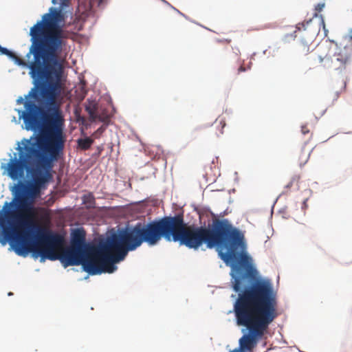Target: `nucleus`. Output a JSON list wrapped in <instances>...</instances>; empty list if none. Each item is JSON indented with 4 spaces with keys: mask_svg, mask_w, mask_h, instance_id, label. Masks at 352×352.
Segmentation results:
<instances>
[{
    "mask_svg": "<svg viewBox=\"0 0 352 352\" xmlns=\"http://www.w3.org/2000/svg\"><path fill=\"white\" fill-rule=\"evenodd\" d=\"M59 12L46 13L42 20L30 29L32 45L27 56L32 55V60L26 62L12 52L9 56L20 66L29 68V74L34 80L35 87L30 91L34 101L25 102L26 111L30 106L38 109L41 116L56 114L62 116L57 98L61 91V80L64 73V59L59 54L63 50L62 32L57 27Z\"/></svg>",
    "mask_w": 352,
    "mask_h": 352,
    "instance_id": "nucleus-1",
    "label": "nucleus"
},
{
    "mask_svg": "<svg viewBox=\"0 0 352 352\" xmlns=\"http://www.w3.org/2000/svg\"><path fill=\"white\" fill-rule=\"evenodd\" d=\"M32 106L21 112L27 130L38 131L30 139H23L18 146L19 157L15 155L7 164L8 175L13 180L24 177L25 170L32 175L42 168H53L63 154L65 139L63 133L64 119L56 114L41 116Z\"/></svg>",
    "mask_w": 352,
    "mask_h": 352,
    "instance_id": "nucleus-2",
    "label": "nucleus"
},
{
    "mask_svg": "<svg viewBox=\"0 0 352 352\" xmlns=\"http://www.w3.org/2000/svg\"><path fill=\"white\" fill-rule=\"evenodd\" d=\"M246 248L243 239V279L254 283L243 287V326L248 330V334H243V352L251 351L256 346L278 316L276 296L272 286L269 281L258 280V272Z\"/></svg>",
    "mask_w": 352,
    "mask_h": 352,
    "instance_id": "nucleus-3",
    "label": "nucleus"
},
{
    "mask_svg": "<svg viewBox=\"0 0 352 352\" xmlns=\"http://www.w3.org/2000/svg\"><path fill=\"white\" fill-rule=\"evenodd\" d=\"M20 232H16V245L15 253L25 257L32 253L34 257L41 256V261L60 260L65 267L79 265L80 258L84 254L82 248L85 241V232L82 228H78L72 233L71 247L63 250L64 238L58 233L40 229L36 240L27 241L23 243V236Z\"/></svg>",
    "mask_w": 352,
    "mask_h": 352,
    "instance_id": "nucleus-4",
    "label": "nucleus"
},
{
    "mask_svg": "<svg viewBox=\"0 0 352 352\" xmlns=\"http://www.w3.org/2000/svg\"><path fill=\"white\" fill-rule=\"evenodd\" d=\"M52 168H42L41 172H35L32 175L34 179V184L28 186L25 184L19 182L14 186V193L17 197V210L12 213V216L16 221V224L10 229L3 226V234L4 238L10 240V245L14 250L16 245V232L22 233L23 243H25L30 236V231L35 228L34 218L35 217V209L32 205L28 201V197H35L40 191V188L51 178Z\"/></svg>",
    "mask_w": 352,
    "mask_h": 352,
    "instance_id": "nucleus-5",
    "label": "nucleus"
},
{
    "mask_svg": "<svg viewBox=\"0 0 352 352\" xmlns=\"http://www.w3.org/2000/svg\"><path fill=\"white\" fill-rule=\"evenodd\" d=\"M351 45L339 43L333 50H331L329 44L319 45L308 58L310 65L314 67H322L339 73L346 71L352 61Z\"/></svg>",
    "mask_w": 352,
    "mask_h": 352,
    "instance_id": "nucleus-6",
    "label": "nucleus"
},
{
    "mask_svg": "<svg viewBox=\"0 0 352 352\" xmlns=\"http://www.w3.org/2000/svg\"><path fill=\"white\" fill-rule=\"evenodd\" d=\"M325 6L324 3H319L315 6L314 13L313 14V16L311 19L309 20L305 21L302 23H299L296 25V29L298 31H301L303 30L304 31H307L309 32H316V28H315L313 25V18L319 17L321 19V23L324 26V22L323 20V17L322 14H319V13L323 10Z\"/></svg>",
    "mask_w": 352,
    "mask_h": 352,
    "instance_id": "nucleus-7",
    "label": "nucleus"
},
{
    "mask_svg": "<svg viewBox=\"0 0 352 352\" xmlns=\"http://www.w3.org/2000/svg\"><path fill=\"white\" fill-rule=\"evenodd\" d=\"M311 151L303 146L296 153V161L300 166H302L307 164L309 159Z\"/></svg>",
    "mask_w": 352,
    "mask_h": 352,
    "instance_id": "nucleus-8",
    "label": "nucleus"
},
{
    "mask_svg": "<svg viewBox=\"0 0 352 352\" xmlns=\"http://www.w3.org/2000/svg\"><path fill=\"white\" fill-rule=\"evenodd\" d=\"M98 109V104L95 100H87L85 104V110L89 113L91 122L96 121V116Z\"/></svg>",
    "mask_w": 352,
    "mask_h": 352,
    "instance_id": "nucleus-9",
    "label": "nucleus"
},
{
    "mask_svg": "<svg viewBox=\"0 0 352 352\" xmlns=\"http://www.w3.org/2000/svg\"><path fill=\"white\" fill-rule=\"evenodd\" d=\"M297 32H298L297 30L294 32V33H296ZM300 32V31H299ZM301 32H305L303 30H301ZM308 34H311V36L309 38H307L306 40H301L300 43H299V45H298V50L299 51L304 54H307L309 50H310V44L311 43V39H312V37L316 33V32L315 33H314V32H309L307 31H306Z\"/></svg>",
    "mask_w": 352,
    "mask_h": 352,
    "instance_id": "nucleus-10",
    "label": "nucleus"
},
{
    "mask_svg": "<svg viewBox=\"0 0 352 352\" xmlns=\"http://www.w3.org/2000/svg\"><path fill=\"white\" fill-rule=\"evenodd\" d=\"M78 146L83 151L88 150L94 143V139L91 137L80 138L77 140Z\"/></svg>",
    "mask_w": 352,
    "mask_h": 352,
    "instance_id": "nucleus-11",
    "label": "nucleus"
},
{
    "mask_svg": "<svg viewBox=\"0 0 352 352\" xmlns=\"http://www.w3.org/2000/svg\"><path fill=\"white\" fill-rule=\"evenodd\" d=\"M99 120L104 124H107L109 121V116L106 110L100 111L98 109V112L96 116V121Z\"/></svg>",
    "mask_w": 352,
    "mask_h": 352,
    "instance_id": "nucleus-12",
    "label": "nucleus"
},
{
    "mask_svg": "<svg viewBox=\"0 0 352 352\" xmlns=\"http://www.w3.org/2000/svg\"><path fill=\"white\" fill-rule=\"evenodd\" d=\"M30 91L29 92L28 95L25 97V100H23V98H19L18 100H17V103L18 104H23V106H24V109L23 110H19L18 111V113H19V118L23 119V118L21 116V112L23 111L25 109V102L27 101V100H32V101H34L35 102V104L36 106H38V102L37 101H36V100L32 98L31 96H30Z\"/></svg>",
    "mask_w": 352,
    "mask_h": 352,
    "instance_id": "nucleus-13",
    "label": "nucleus"
},
{
    "mask_svg": "<svg viewBox=\"0 0 352 352\" xmlns=\"http://www.w3.org/2000/svg\"><path fill=\"white\" fill-rule=\"evenodd\" d=\"M106 125L103 124L100 127H99L91 136V138L94 139H98L101 137L102 133L106 130Z\"/></svg>",
    "mask_w": 352,
    "mask_h": 352,
    "instance_id": "nucleus-14",
    "label": "nucleus"
},
{
    "mask_svg": "<svg viewBox=\"0 0 352 352\" xmlns=\"http://www.w3.org/2000/svg\"><path fill=\"white\" fill-rule=\"evenodd\" d=\"M340 43H344L347 46L351 45L352 48V28L349 30L348 35L345 36Z\"/></svg>",
    "mask_w": 352,
    "mask_h": 352,
    "instance_id": "nucleus-15",
    "label": "nucleus"
},
{
    "mask_svg": "<svg viewBox=\"0 0 352 352\" xmlns=\"http://www.w3.org/2000/svg\"><path fill=\"white\" fill-rule=\"evenodd\" d=\"M8 207V203L6 202L5 206L3 207V210H0V223L2 225L5 223L6 214L9 213Z\"/></svg>",
    "mask_w": 352,
    "mask_h": 352,
    "instance_id": "nucleus-16",
    "label": "nucleus"
},
{
    "mask_svg": "<svg viewBox=\"0 0 352 352\" xmlns=\"http://www.w3.org/2000/svg\"><path fill=\"white\" fill-rule=\"evenodd\" d=\"M83 201L85 204H93L94 203V198L91 195H84Z\"/></svg>",
    "mask_w": 352,
    "mask_h": 352,
    "instance_id": "nucleus-17",
    "label": "nucleus"
},
{
    "mask_svg": "<svg viewBox=\"0 0 352 352\" xmlns=\"http://www.w3.org/2000/svg\"><path fill=\"white\" fill-rule=\"evenodd\" d=\"M234 311L235 312L236 318V323L238 324V298L234 303Z\"/></svg>",
    "mask_w": 352,
    "mask_h": 352,
    "instance_id": "nucleus-18",
    "label": "nucleus"
},
{
    "mask_svg": "<svg viewBox=\"0 0 352 352\" xmlns=\"http://www.w3.org/2000/svg\"><path fill=\"white\" fill-rule=\"evenodd\" d=\"M301 132L302 134L306 135L309 133V129L307 128L306 125H303L301 127Z\"/></svg>",
    "mask_w": 352,
    "mask_h": 352,
    "instance_id": "nucleus-19",
    "label": "nucleus"
},
{
    "mask_svg": "<svg viewBox=\"0 0 352 352\" xmlns=\"http://www.w3.org/2000/svg\"><path fill=\"white\" fill-rule=\"evenodd\" d=\"M339 96H340V92L336 91L335 93H333V94L332 96L333 100H336L339 98Z\"/></svg>",
    "mask_w": 352,
    "mask_h": 352,
    "instance_id": "nucleus-20",
    "label": "nucleus"
},
{
    "mask_svg": "<svg viewBox=\"0 0 352 352\" xmlns=\"http://www.w3.org/2000/svg\"><path fill=\"white\" fill-rule=\"evenodd\" d=\"M307 201V199H306L305 200H304V201L302 203V208L304 210H305L307 208V207H308Z\"/></svg>",
    "mask_w": 352,
    "mask_h": 352,
    "instance_id": "nucleus-21",
    "label": "nucleus"
},
{
    "mask_svg": "<svg viewBox=\"0 0 352 352\" xmlns=\"http://www.w3.org/2000/svg\"><path fill=\"white\" fill-rule=\"evenodd\" d=\"M238 71L239 72H241L242 71V65H241L239 68H238Z\"/></svg>",
    "mask_w": 352,
    "mask_h": 352,
    "instance_id": "nucleus-22",
    "label": "nucleus"
},
{
    "mask_svg": "<svg viewBox=\"0 0 352 352\" xmlns=\"http://www.w3.org/2000/svg\"><path fill=\"white\" fill-rule=\"evenodd\" d=\"M345 88H346V82L344 81V85H343V87H342V89H343V90H344V89H345Z\"/></svg>",
    "mask_w": 352,
    "mask_h": 352,
    "instance_id": "nucleus-23",
    "label": "nucleus"
},
{
    "mask_svg": "<svg viewBox=\"0 0 352 352\" xmlns=\"http://www.w3.org/2000/svg\"><path fill=\"white\" fill-rule=\"evenodd\" d=\"M101 150V148H98L99 153H100Z\"/></svg>",
    "mask_w": 352,
    "mask_h": 352,
    "instance_id": "nucleus-24",
    "label": "nucleus"
}]
</instances>
